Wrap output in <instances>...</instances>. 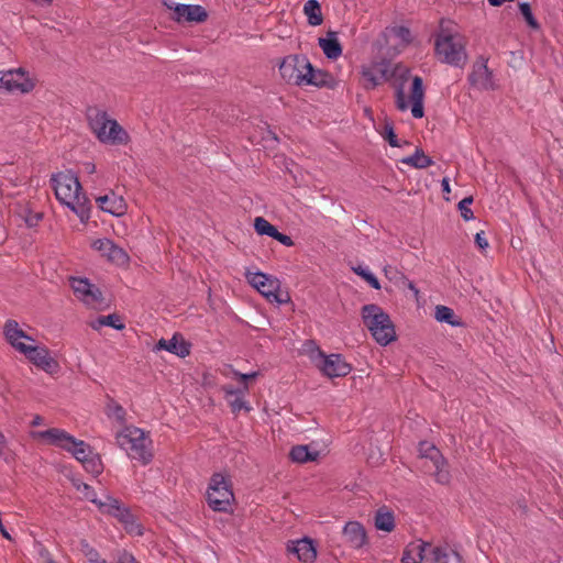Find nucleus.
<instances>
[{"mask_svg":"<svg viewBox=\"0 0 563 563\" xmlns=\"http://www.w3.org/2000/svg\"><path fill=\"white\" fill-rule=\"evenodd\" d=\"M434 46L442 63L454 67H463L466 64L465 40L460 34L441 32L435 37Z\"/></svg>","mask_w":563,"mask_h":563,"instance_id":"5","label":"nucleus"},{"mask_svg":"<svg viewBox=\"0 0 563 563\" xmlns=\"http://www.w3.org/2000/svg\"><path fill=\"white\" fill-rule=\"evenodd\" d=\"M303 13L310 25L317 26L323 22L321 7L317 0H308L303 5Z\"/></svg>","mask_w":563,"mask_h":563,"instance_id":"33","label":"nucleus"},{"mask_svg":"<svg viewBox=\"0 0 563 563\" xmlns=\"http://www.w3.org/2000/svg\"><path fill=\"white\" fill-rule=\"evenodd\" d=\"M375 527L385 532L393 531L395 528L394 514L385 507L378 509L375 515Z\"/></svg>","mask_w":563,"mask_h":563,"instance_id":"30","label":"nucleus"},{"mask_svg":"<svg viewBox=\"0 0 563 563\" xmlns=\"http://www.w3.org/2000/svg\"><path fill=\"white\" fill-rule=\"evenodd\" d=\"M211 297V287L208 288V299Z\"/></svg>","mask_w":563,"mask_h":563,"instance_id":"62","label":"nucleus"},{"mask_svg":"<svg viewBox=\"0 0 563 563\" xmlns=\"http://www.w3.org/2000/svg\"><path fill=\"white\" fill-rule=\"evenodd\" d=\"M99 208L112 216L120 217L126 212L128 205L124 198L115 192L111 191L104 196H100L96 199Z\"/></svg>","mask_w":563,"mask_h":563,"instance_id":"21","label":"nucleus"},{"mask_svg":"<svg viewBox=\"0 0 563 563\" xmlns=\"http://www.w3.org/2000/svg\"><path fill=\"white\" fill-rule=\"evenodd\" d=\"M157 350L168 351L177 356L185 357L189 355V344L179 334H174L172 339H161L156 344Z\"/></svg>","mask_w":563,"mask_h":563,"instance_id":"26","label":"nucleus"},{"mask_svg":"<svg viewBox=\"0 0 563 563\" xmlns=\"http://www.w3.org/2000/svg\"><path fill=\"white\" fill-rule=\"evenodd\" d=\"M75 487L77 488L78 492H80L84 497L91 501L92 504L97 505V507L99 508V504L100 503H104V500L102 499H99L97 497V493L95 492V489L86 484V483H82V482H78V483H74Z\"/></svg>","mask_w":563,"mask_h":563,"instance_id":"38","label":"nucleus"},{"mask_svg":"<svg viewBox=\"0 0 563 563\" xmlns=\"http://www.w3.org/2000/svg\"><path fill=\"white\" fill-rule=\"evenodd\" d=\"M37 435L46 440L49 444L71 453L80 463H84L93 453L92 448L88 443L82 440H77L65 430L58 428L40 431Z\"/></svg>","mask_w":563,"mask_h":563,"instance_id":"6","label":"nucleus"},{"mask_svg":"<svg viewBox=\"0 0 563 563\" xmlns=\"http://www.w3.org/2000/svg\"><path fill=\"white\" fill-rule=\"evenodd\" d=\"M487 62V58H485L484 56H479L472 66V71L468 75V81L471 86L475 89H496L493 71L488 68Z\"/></svg>","mask_w":563,"mask_h":563,"instance_id":"13","label":"nucleus"},{"mask_svg":"<svg viewBox=\"0 0 563 563\" xmlns=\"http://www.w3.org/2000/svg\"><path fill=\"white\" fill-rule=\"evenodd\" d=\"M87 119L91 131L101 143L123 145L129 142V134L115 120L110 119L106 111L89 109Z\"/></svg>","mask_w":563,"mask_h":563,"instance_id":"3","label":"nucleus"},{"mask_svg":"<svg viewBox=\"0 0 563 563\" xmlns=\"http://www.w3.org/2000/svg\"><path fill=\"white\" fill-rule=\"evenodd\" d=\"M246 278L269 302L283 303L286 301L282 298L277 279L261 272L247 273Z\"/></svg>","mask_w":563,"mask_h":563,"instance_id":"12","label":"nucleus"},{"mask_svg":"<svg viewBox=\"0 0 563 563\" xmlns=\"http://www.w3.org/2000/svg\"><path fill=\"white\" fill-rule=\"evenodd\" d=\"M432 563H462V556L450 547H432L429 549Z\"/></svg>","mask_w":563,"mask_h":563,"instance_id":"27","label":"nucleus"},{"mask_svg":"<svg viewBox=\"0 0 563 563\" xmlns=\"http://www.w3.org/2000/svg\"><path fill=\"white\" fill-rule=\"evenodd\" d=\"M288 553L294 554L302 563H313L317 559V549L310 538L289 540L286 544Z\"/></svg>","mask_w":563,"mask_h":563,"instance_id":"17","label":"nucleus"},{"mask_svg":"<svg viewBox=\"0 0 563 563\" xmlns=\"http://www.w3.org/2000/svg\"><path fill=\"white\" fill-rule=\"evenodd\" d=\"M318 44L329 59H336L342 55V46L336 32L328 31L325 37H320Z\"/></svg>","mask_w":563,"mask_h":563,"instance_id":"28","label":"nucleus"},{"mask_svg":"<svg viewBox=\"0 0 563 563\" xmlns=\"http://www.w3.org/2000/svg\"><path fill=\"white\" fill-rule=\"evenodd\" d=\"M254 229L257 234L260 235H267L273 238V235L276 233V227H274L272 223H269L265 218L263 217H256L254 220Z\"/></svg>","mask_w":563,"mask_h":563,"instance_id":"37","label":"nucleus"},{"mask_svg":"<svg viewBox=\"0 0 563 563\" xmlns=\"http://www.w3.org/2000/svg\"><path fill=\"white\" fill-rule=\"evenodd\" d=\"M3 334L9 344L19 352V345H27L21 340L34 343L35 340L26 334L15 320H8L3 327Z\"/></svg>","mask_w":563,"mask_h":563,"instance_id":"22","label":"nucleus"},{"mask_svg":"<svg viewBox=\"0 0 563 563\" xmlns=\"http://www.w3.org/2000/svg\"><path fill=\"white\" fill-rule=\"evenodd\" d=\"M40 424H42V417H40V416H35V417L33 418L32 426H33V427H36V426H40Z\"/></svg>","mask_w":563,"mask_h":563,"instance_id":"58","label":"nucleus"},{"mask_svg":"<svg viewBox=\"0 0 563 563\" xmlns=\"http://www.w3.org/2000/svg\"><path fill=\"white\" fill-rule=\"evenodd\" d=\"M7 441H5V437L4 434L0 431V456L3 454V446L5 445Z\"/></svg>","mask_w":563,"mask_h":563,"instance_id":"56","label":"nucleus"},{"mask_svg":"<svg viewBox=\"0 0 563 563\" xmlns=\"http://www.w3.org/2000/svg\"><path fill=\"white\" fill-rule=\"evenodd\" d=\"M117 443L129 456L146 465L153 460L152 440L144 430L128 426L115 435Z\"/></svg>","mask_w":563,"mask_h":563,"instance_id":"2","label":"nucleus"},{"mask_svg":"<svg viewBox=\"0 0 563 563\" xmlns=\"http://www.w3.org/2000/svg\"><path fill=\"white\" fill-rule=\"evenodd\" d=\"M519 10L521 12V14L523 15L527 24L533 29V30H538L540 29V24L539 22L537 21V19L533 16L532 14V11H531V8H530V4L527 3V2H521L519 3Z\"/></svg>","mask_w":563,"mask_h":563,"instance_id":"42","label":"nucleus"},{"mask_svg":"<svg viewBox=\"0 0 563 563\" xmlns=\"http://www.w3.org/2000/svg\"><path fill=\"white\" fill-rule=\"evenodd\" d=\"M85 169L87 173L92 174L96 172V165L93 163H85Z\"/></svg>","mask_w":563,"mask_h":563,"instance_id":"55","label":"nucleus"},{"mask_svg":"<svg viewBox=\"0 0 563 563\" xmlns=\"http://www.w3.org/2000/svg\"><path fill=\"white\" fill-rule=\"evenodd\" d=\"M93 548L87 542V540H80V551L85 554L88 553L89 550Z\"/></svg>","mask_w":563,"mask_h":563,"instance_id":"52","label":"nucleus"},{"mask_svg":"<svg viewBox=\"0 0 563 563\" xmlns=\"http://www.w3.org/2000/svg\"><path fill=\"white\" fill-rule=\"evenodd\" d=\"M383 137L388 142V144L393 147H399L401 146L397 135L394 132V128L390 123H386L384 125V131L382 133Z\"/></svg>","mask_w":563,"mask_h":563,"instance_id":"46","label":"nucleus"},{"mask_svg":"<svg viewBox=\"0 0 563 563\" xmlns=\"http://www.w3.org/2000/svg\"><path fill=\"white\" fill-rule=\"evenodd\" d=\"M234 501L230 479L221 474H213V512L231 514Z\"/></svg>","mask_w":563,"mask_h":563,"instance_id":"10","label":"nucleus"},{"mask_svg":"<svg viewBox=\"0 0 563 563\" xmlns=\"http://www.w3.org/2000/svg\"><path fill=\"white\" fill-rule=\"evenodd\" d=\"M85 470L91 473L93 476H98L103 471V464L98 453H92L84 463H81Z\"/></svg>","mask_w":563,"mask_h":563,"instance_id":"36","label":"nucleus"},{"mask_svg":"<svg viewBox=\"0 0 563 563\" xmlns=\"http://www.w3.org/2000/svg\"><path fill=\"white\" fill-rule=\"evenodd\" d=\"M363 322L375 341L387 345L396 339L395 327L389 316L377 305H365L362 308Z\"/></svg>","mask_w":563,"mask_h":563,"instance_id":"4","label":"nucleus"},{"mask_svg":"<svg viewBox=\"0 0 563 563\" xmlns=\"http://www.w3.org/2000/svg\"><path fill=\"white\" fill-rule=\"evenodd\" d=\"M352 271L366 280L374 289H380V284L377 277L368 271V268L361 265L352 267Z\"/></svg>","mask_w":563,"mask_h":563,"instance_id":"39","label":"nucleus"},{"mask_svg":"<svg viewBox=\"0 0 563 563\" xmlns=\"http://www.w3.org/2000/svg\"><path fill=\"white\" fill-rule=\"evenodd\" d=\"M434 318L439 322H445L453 327L462 324L461 321L455 317L453 309L446 306H437Z\"/></svg>","mask_w":563,"mask_h":563,"instance_id":"34","label":"nucleus"},{"mask_svg":"<svg viewBox=\"0 0 563 563\" xmlns=\"http://www.w3.org/2000/svg\"><path fill=\"white\" fill-rule=\"evenodd\" d=\"M343 538L353 549H361L367 542L364 527L357 521H349L343 528Z\"/></svg>","mask_w":563,"mask_h":563,"instance_id":"24","label":"nucleus"},{"mask_svg":"<svg viewBox=\"0 0 563 563\" xmlns=\"http://www.w3.org/2000/svg\"><path fill=\"white\" fill-rule=\"evenodd\" d=\"M98 563H111V560L100 559Z\"/></svg>","mask_w":563,"mask_h":563,"instance_id":"60","label":"nucleus"},{"mask_svg":"<svg viewBox=\"0 0 563 563\" xmlns=\"http://www.w3.org/2000/svg\"><path fill=\"white\" fill-rule=\"evenodd\" d=\"M395 103L396 108L401 112L407 111L410 107L409 102L406 99L404 87L401 85L396 88Z\"/></svg>","mask_w":563,"mask_h":563,"instance_id":"45","label":"nucleus"},{"mask_svg":"<svg viewBox=\"0 0 563 563\" xmlns=\"http://www.w3.org/2000/svg\"><path fill=\"white\" fill-rule=\"evenodd\" d=\"M164 4L173 11L172 18L177 22H202L208 18L201 5L180 4L165 1Z\"/></svg>","mask_w":563,"mask_h":563,"instance_id":"15","label":"nucleus"},{"mask_svg":"<svg viewBox=\"0 0 563 563\" xmlns=\"http://www.w3.org/2000/svg\"><path fill=\"white\" fill-rule=\"evenodd\" d=\"M49 183L60 203L74 211L81 221L89 218V200L81 191V185L75 173L71 170L58 172L51 176Z\"/></svg>","mask_w":563,"mask_h":563,"instance_id":"1","label":"nucleus"},{"mask_svg":"<svg viewBox=\"0 0 563 563\" xmlns=\"http://www.w3.org/2000/svg\"><path fill=\"white\" fill-rule=\"evenodd\" d=\"M316 366L329 378L343 377L350 374L351 366L340 354L325 355L320 349L311 355Z\"/></svg>","mask_w":563,"mask_h":563,"instance_id":"9","label":"nucleus"},{"mask_svg":"<svg viewBox=\"0 0 563 563\" xmlns=\"http://www.w3.org/2000/svg\"><path fill=\"white\" fill-rule=\"evenodd\" d=\"M107 415L109 418L114 419L120 424L125 423L126 411L121 405L117 402H111L108 405Z\"/></svg>","mask_w":563,"mask_h":563,"instance_id":"40","label":"nucleus"},{"mask_svg":"<svg viewBox=\"0 0 563 563\" xmlns=\"http://www.w3.org/2000/svg\"><path fill=\"white\" fill-rule=\"evenodd\" d=\"M103 325L112 327L117 330H122L125 328L124 323L121 321V318L115 313L108 314V316H101L93 323H91V327L95 330H99L100 327H103Z\"/></svg>","mask_w":563,"mask_h":563,"instance_id":"35","label":"nucleus"},{"mask_svg":"<svg viewBox=\"0 0 563 563\" xmlns=\"http://www.w3.org/2000/svg\"><path fill=\"white\" fill-rule=\"evenodd\" d=\"M205 499L208 506L211 507V483L206 488Z\"/></svg>","mask_w":563,"mask_h":563,"instance_id":"54","label":"nucleus"},{"mask_svg":"<svg viewBox=\"0 0 563 563\" xmlns=\"http://www.w3.org/2000/svg\"><path fill=\"white\" fill-rule=\"evenodd\" d=\"M334 78L327 71L316 69L309 62V67L306 73L305 86L316 87H332Z\"/></svg>","mask_w":563,"mask_h":563,"instance_id":"29","label":"nucleus"},{"mask_svg":"<svg viewBox=\"0 0 563 563\" xmlns=\"http://www.w3.org/2000/svg\"><path fill=\"white\" fill-rule=\"evenodd\" d=\"M19 352L42 371L54 374L59 369L58 362L51 355L49 350L44 345H19Z\"/></svg>","mask_w":563,"mask_h":563,"instance_id":"11","label":"nucleus"},{"mask_svg":"<svg viewBox=\"0 0 563 563\" xmlns=\"http://www.w3.org/2000/svg\"><path fill=\"white\" fill-rule=\"evenodd\" d=\"M409 288H410V290H413L415 292H418V290L416 289V287L412 284H410Z\"/></svg>","mask_w":563,"mask_h":563,"instance_id":"61","label":"nucleus"},{"mask_svg":"<svg viewBox=\"0 0 563 563\" xmlns=\"http://www.w3.org/2000/svg\"><path fill=\"white\" fill-rule=\"evenodd\" d=\"M400 162L418 169L433 165V161L421 148H417L412 155L401 158Z\"/></svg>","mask_w":563,"mask_h":563,"instance_id":"31","label":"nucleus"},{"mask_svg":"<svg viewBox=\"0 0 563 563\" xmlns=\"http://www.w3.org/2000/svg\"><path fill=\"white\" fill-rule=\"evenodd\" d=\"M71 287L77 298L87 305H92L102 300L100 289L90 284L86 278H73Z\"/></svg>","mask_w":563,"mask_h":563,"instance_id":"20","label":"nucleus"},{"mask_svg":"<svg viewBox=\"0 0 563 563\" xmlns=\"http://www.w3.org/2000/svg\"><path fill=\"white\" fill-rule=\"evenodd\" d=\"M222 390L224 391V398L233 413L236 415L241 411L250 412L252 410L250 402L245 399L249 391L246 384L242 388L236 389L231 386H223Z\"/></svg>","mask_w":563,"mask_h":563,"instance_id":"19","label":"nucleus"},{"mask_svg":"<svg viewBox=\"0 0 563 563\" xmlns=\"http://www.w3.org/2000/svg\"><path fill=\"white\" fill-rule=\"evenodd\" d=\"M42 556L44 558V562H45V563H57V562H55L54 560H52V559L49 558V554H48L47 552H46L45 554H44V553H42Z\"/></svg>","mask_w":563,"mask_h":563,"instance_id":"59","label":"nucleus"},{"mask_svg":"<svg viewBox=\"0 0 563 563\" xmlns=\"http://www.w3.org/2000/svg\"><path fill=\"white\" fill-rule=\"evenodd\" d=\"M390 33L396 36L402 45H408L412 42L411 32L408 27L399 25L389 29Z\"/></svg>","mask_w":563,"mask_h":563,"instance_id":"41","label":"nucleus"},{"mask_svg":"<svg viewBox=\"0 0 563 563\" xmlns=\"http://www.w3.org/2000/svg\"><path fill=\"white\" fill-rule=\"evenodd\" d=\"M273 239H275L276 241H278L279 243H282L285 246L294 245L292 239L289 235L280 233L278 230H276V233L273 235Z\"/></svg>","mask_w":563,"mask_h":563,"instance_id":"48","label":"nucleus"},{"mask_svg":"<svg viewBox=\"0 0 563 563\" xmlns=\"http://www.w3.org/2000/svg\"><path fill=\"white\" fill-rule=\"evenodd\" d=\"M475 243L476 245L481 249V250H486L488 247V241L487 239L484 236V232L481 231L478 233H476L475 235Z\"/></svg>","mask_w":563,"mask_h":563,"instance_id":"49","label":"nucleus"},{"mask_svg":"<svg viewBox=\"0 0 563 563\" xmlns=\"http://www.w3.org/2000/svg\"><path fill=\"white\" fill-rule=\"evenodd\" d=\"M235 375L239 376L241 382L246 383L249 379L256 378L258 375V372H252V373H247V374L235 373Z\"/></svg>","mask_w":563,"mask_h":563,"instance_id":"51","label":"nucleus"},{"mask_svg":"<svg viewBox=\"0 0 563 563\" xmlns=\"http://www.w3.org/2000/svg\"><path fill=\"white\" fill-rule=\"evenodd\" d=\"M363 77L371 84V88L378 86L386 78L385 70L382 69L378 70V74L373 69H366L363 71Z\"/></svg>","mask_w":563,"mask_h":563,"instance_id":"43","label":"nucleus"},{"mask_svg":"<svg viewBox=\"0 0 563 563\" xmlns=\"http://www.w3.org/2000/svg\"><path fill=\"white\" fill-rule=\"evenodd\" d=\"M472 203H473V197L468 196V197H465L464 199H462L457 205L461 216L465 221H470V220L474 219V213H473L472 209L470 208V206Z\"/></svg>","mask_w":563,"mask_h":563,"instance_id":"44","label":"nucleus"},{"mask_svg":"<svg viewBox=\"0 0 563 563\" xmlns=\"http://www.w3.org/2000/svg\"><path fill=\"white\" fill-rule=\"evenodd\" d=\"M290 459L297 463H306L309 461H316L319 456L318 451H311L309 445H296L290 450Z\"/></svg>","mask_w":563,"mask_h":563,"instance_id":"32","label":"nucleus"},{"mask_svg":"<svg viewBox=\"0 0 563 563\" xmlns=\"http://www.w3.org/2000/svg\"><path fill=\"white\" fill-rule=\"evenodd\" d=\"M99 510L102 514L118 518L126 528L132 527L135 522L134 516L131 514L130 509L112 496H106L104 503L99 504Z\"/></svg>","mask_w":563,"mask_h":563,"instance_id":"16","label":"nucleus"},{"mask_svg":"<svg viewBox=\"0 0 563 563\" xmlns=\"http://www.w3.org/2000/svg\"><path fill=\"white\" fill-rule=\"evenodd\" d=\"M442 191L449 194L451 191L449 178H443L441 181Z\"/></svg>","mask_w":563,"mask_h":563,"instance_id":"53","label":"nucleus"},{"mask_svg":"<svg viewBox=\"0 0 563 563\" xmlns=\"http://www.w3.org/2000/svg\"><path fill=\"white\" fill-rule=\"evenodd\" d=\"M92 247L98 251L108 261L117 265H125L129 262L128 253L120 246L115 245L109 239H98L92 243Z\"/></svg>","mask_w":563,"mask_h":563,"instance_id":"18","label":"nucleus"},{"mask_svg":"<svg viewBox=\"0 0 563 563\" xmlns=\"http://www.w3.org/2000/svg\"><path fill=\"white\" fill-rule=\"evenodd\" d=\"M135 562H136L135 558L126 551H119L111 559V563H135Z\"/></svg>","mask_w":563,"mask_h":563,"instance_id":"47","label":"nucleus"},{"mask_svg":"<svg viewBox=\"0 0 563 563\" xmlns=\"http://www.w3.org/2000/svg\"><path fill=\"white\" fill-rule=\"evenodd\" d=\"M419 457L423 461L422 467L432 473L439 484L445 485L450 482V473L445 468L444 457L432 443L420 442Z\"/></svg>","mask_w":563,"mask_h":563,"instance_id":"7","label":"nucleus"},{"mask_svg":"<svg viewBox=\"0 0 563 563\" xmlns=\"http://www.w3.org/2000/svg\"><path fill=\"white\" fill-rule=\"evenodd\" d=\"M410 109L411 114L416 119H420L423 117V100H424V87L422 78L419 76H415L412 78L411 90H410Z\"/></svg>","mask_w":563,"mask_h":563,"instance_id":"23","label":"nucleus"},{"mask_svg":"<svg viewBox=\"0 0 563 563\" xmlns=\"http://www.w3.org/2000/svg\"><path fill=\"white\" fill-rule=\"evenodd\" d=\"M85 556L88 563H98L101 559L99 552L96 549L89 550Z\"/></svg>","mask_w":563,"mask_h":563,"instance_id":"50","label":"nucleus"},{"mask_svg":"<svg viewBox=\"0 0 563 563\" xmlns=\"http://www.w3.org/2000/svg\"><path fill=\"white\" fill-rule=\"evenodd\" d=\"M430 543L417 541L408 544L402 553V563H420L422 560H430Z\"/></svg>","mask_w":563,"mask_h":563,"instance_id":"25","label":"nucleus"},{"mask_svg":"<svg viewBox=\"0 0 563 563\" xmlns=\"http://www.w3.org/2000/svg\"><path fill=\"white\" fill-rule=\"evenodd\" d=\"M309 59L305 55H288L279 64L282 78L296 86H305Z\"/></svg>","mask_w":563,"mask_h":563,"instance_id":"8","label":"nucleus"},{"mask_svg":"<svg viewBox=\"0 0 563 563\" xmlns=\"http://www.w3.org/2000/svg\"><path fill=\"white\" fill-rule=\"evenodd\" d=\"M0 532H1V534H2L5 539L11 540V536L9 534V532L7 531V529L4 528V526H3L2 523H1V526H0Z\"/></svg>","mask_w":563,"mask_h":563,"instance_id":"57","label":"nucleus"},{"mask_svg":"<svg viewBox=\"0 0 563 563\" xmlns=\"http://www.w3.org/2000/svg\"><path fill=\"white\" fill-rule=\"evenodd\" d=\"M0 88L8 91L30 92L34 88V82L26 76L22 68L8 71L0 70Z\"/></svg>","mask_w":563,"mask_h":563,"instance_id":"14","label":"nucleus"}]
</instances>
